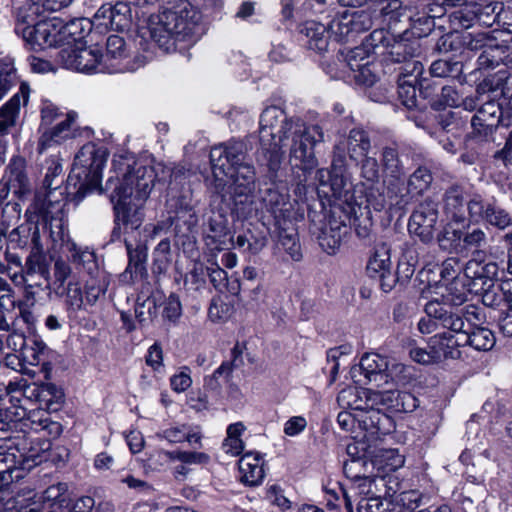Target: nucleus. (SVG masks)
Instances as JSON below:
<instances>
[{
    "label": "nucleus",
    "instance_id": "12",
    "mask_svg": "<svg viewBox=\"0 0 512 512\" xmlns=\"http://www.w3.org/2000/svg\"><path fill=\"white\" fill-rule=\"evenodd\" d=\"M74 200L73 195H63L58 198V193H47L46 199L35 200L26 210L28 224H52L62 222L66 217V203L68 199Z\"/></svg>",
    "mask_w": 512,
    "mask_h": 512
},
{
    "label": "nucleus",
    "instance_id": "25",
    "mask_svg": "<svg viewBox=\"0 0 512 512\" xmlns=\"http://www.w3.org/2000/svg\"><path fill=\"white\" fill-rule=\"evenodd\" d=\"M484 256L483 250L474 251L473 258L464 267V274L466 278L481 280L482 284L486 285L487 281H492L496 277L498 266L495 262L484 263Z\"/></svg>",
    "mask_w": 512,
    "mask_h": 512
},
{
    "label": "nucleus",
    "instance_id": "41",
    "mask_svg": "<svg viewBox=\"0 0 512 512\" xmlns=\"http://www.w3.org/2000/svg\"><path fill=\"white\" fill-rule=\"evenodd\" d=\"M244 431V425L241 422L230 424L227 428V436L222 443L223 451L231 456L239 455L243 448V441L240 436Z\"/></svg>",
    "mask_w": 512,
    "mask_h": 512
},
{
    "label": "nucleus",
    "instance_id": "34",
    "mask_svg": "<svg viewBox=\"0 0 512 512\" xmlns=\"http://www.w3.org/2000/svg\"><path fill=\"white\" fill-rule=\"evenodd\" d=\"M374 17H379L382 22L391 25L398 22L406 15V7L401 0H372Z\"/></svg>",
    "mask_w": 512,
    "mask_h": 512
},
{
    "label": "nucleus",
    "instance_id": "32",
    "mask_svg": "<svg viewBox=\"0 0 512 512\" xmlns=\"http://www.w3.org/2000/svg\"><path fill=\"white\" fill-rule=\"evenodd\" d=\"M167 222L168 224H194L197 222L195 214L185 196L176 198L174 196L167 200Z\"/></svg>",
    "mask_w": 512,
    "mask_h": 512
},
{
    "label": "nucleus",
    "instance_id": "62",
    "mask_svg": "<svg viewBox=\"0 0 512 512\" xmlns=\"http://www.w3.org/2000/svg\"><path fill=\"white\" fill-rule=\"evenodd\" d=\"M462 271L460 259L457 257H449L444 260L440 266V276L443 280H459L458 276Z\"/></svg>",
    "mask_w": 512,
    "mask_h": 512
},
{
    "label": "nucleus",
    "instance_id": "40",
    "mask_svg": "<svg viewBox=\"0 0 512 512\" xmlns=\"http://www.w3.org/2000/svg\"><path fill=\"white\" fill-rule=\"evenodd\" d=\"M479 6L475 3H470L464 7L454 11L449 16V21L454 30L460 28H470L477 20Z\"/></svg>",
    "mask_w": 512,
    "mask_h": 512
},
{
    "label": "nucleus",
    "instance_id": "23",
    "mask_svg": "<svg viewBox=\"0 0 512 512\" xmlns=\"http://www.w3.org/2000/svg\"><path fill=\"white\" fill-rule=\"evenodd\" d=\"M22 101L24 104L28 101V93L23 88L0 107V137L7 136L16 127Z\"/></svg>",
    "mask_w": 512,
    "mask_h": 512
},
{
    "label": "nucleus",
    "instance_id": "50",
    "mask_svg": "<svg viewBox=\"0 0 512 512\" xmlns=\"http://www.w3.org/2000/svg\"><path fill=\"white\" fill-rule=\"evenodd\" d=\"M446 294L443 295V303L445 306L447 304L451 306H461L468 299V290L465 287V284L460 280L451 281V283L446 288Z\"/></svg>",
    "mask_w": 512,
    "mask_h": 512
},
{
    "label": "nucleus",
    "instance_id": "54",
    "mask_svg": "<svg viewBox=\"0 0 512 512\" xmlns=\"http://www.w3.org/2000/svg\"><path fill=\"white\" fill-rule=\"evenodd\" d=\"M437 221V210L433 202L420 204L412 213L409 224H434Z\"/></svg>",
    "mask_w": 512,
    "mask_h": 512
},
{
    "label": "nucleus",
    "instance_id": "58",
    "mask_svg": "<svg viewBox=\"0 0 512 512\" xmlns=\"http://www.w3.org/2000/svg\"><path fill=\"white\" fill-rule=\"evenodd\" d=\"M67 489L66 483L59 482L51 485L43 492V501L49 503L50 508H53L55 505L60 506L65 501L64 495Z\"/></svg>",
    "mask_w": 512,
    "mask_h": 512
},
{
    "label": "nucleus",
    "instance_id": "49",
    "mask_svg": "<svg viewBox=\"0 0 512 512\" xmlns=\"http://www.w3.org/2000/svg\"><path fill=\"white\" fill-rule=\"evenodd\" d=\"M65 305L68 312L77 313L85 308V301L79 283L69 282L64 288Z\"/></svg>",
    "mask_w": 512,
    "mask_h": 512
},
{
    "label": "nucleus",
    "instance_id": "17",
    "mask_svg": "<svg viewBox=\"0 0 512 512\" xmlns=\"http://www.w3.org/2000/svg\"><path fill=\"white\" fill-rule=\"evenodd\" d=\"M357 424L365 431L364 437L371 439L390 433L394 427L392 418L380 409L374 408L372 404L369 408L358 412Z\"/></svg>",
    "mask_w": 512,
    "mask_h": 512
},
{
    "label": "nucleus",
    "instance_id": "57",
    "mask_svg": "<svg viewBox=\"0 0 512 512\" xmlns=\"http://www.w3.org/2000/svg\"><path fill=\"white\" fill-rule=\"evenodd\" d=\"M454 332H444L442 334H436L435 336L440 337L441 339L436 344L437 349L441 351L443 354V359L447 358H458L460 356V351L457 349H454V346H458L455 344L454 340Z\"/></svg>",
    "mask_w": 512,
    "mask_h": 512
},
{
    "label": "nucleus",
    "instance_id": "60",
    "mask_svg": "<svg viewBox=\"0 0 512 512\" xmlns=\"http://www.w3.org/2000/svg\"><path fill=\"white\" fill-rule=\"evenodd\" d=\"M231 306L220 297L213 298L208 310V316L213 322L224 321L229 318Z\"/></svg>",
    "mask_w": 512,
    "mask_h": 512
},
{
    "label": "nucleus",
    "instance_id": "55",
    "mask_svg": "<svg viewBox=\"0 0 512 512\" xmlns=\"http://www.w3.org/2000/svg\"><path fill=\"white\" fill-rule=\"evenodd\" d=\"M263 500L273 506H277L282 511L291 508V501L284 495V490L278 484H271L266 489Z\"/></svg>",
    "mask_w": 512,
    "mask_h": 512
},
{
    "label": "nucleus",
    "instance_id": "14",
    "mask_svg": "<svg viewBox=\"0 0 512 512\" xmlns=\"http://www.w3.org/2000/svg\"><path fill=\"white\" fill-rule=\"evenodd\" d=\"M362 54L363 49L361 48L352 50L348 55L347 61H340V71L333 72V69H329L327 73L332 78L353 79L361 85H374L378 77L368 61L362 63L365 60Z\"/></svg>",
    "mask_w": 512,
    "mask_h": 512
},
{
    "label": "nucleus",
    "instance_id": "39",
    "mask_svg": "<svg viewBox=\"0 0 512 512\" xmlns=\"http://www.w3.org/2000/svg\"><path fill=\"white\" fill-rule=\"evenodd\" d=\"M31 395L35 396L41 406L46 409L52 408L63 398L62 391L53 383H43L31 389Z\"/></svg>",
    "mask_w": 512,
    "mask_h": 512
},
{
    "label": "nucleus",
    "instance_id": "28",
    "mask_svg": "<svg viewBox=\"0 0 512 512\" xmlns=\"http://www.w3.org/2000/svg\"><path fill=\"white\" fill-rule=\"evenodd\" d=\"M370 139L362 129H352L346 139L336 145L340 152H347L353 160L366 156L370 149Z\"/></svg>",
    "mask_w": 512,
    "mask_h": 512
},
{
    "label": "nucleus",
    "instance_id": "31",
    "mask_svg": "<svg viewBox=\"0 0 512 512\" xmlns=\"http://www.w3.org/2000/svg\"><path fill=\"white\" fill-rule=\"evenodd\" d=\"M424 67L420 61L410 60L407 61L402 68L400 73L401 77L399 79L400 91L399 94L402 96V93L405 92L408 96V100L404 101L405 105H410L414 103L413 99L415 97V84L418 83L419 77L422 75Z\"/></svg>",
    "mask_w": 512,
    "mask_h": 512
},
{
    "label": "nucleus",
    "instance_id": "64",
    "mask_svg": "<svg viewBox=\"0 0 512 512\" xmlns=\"http://www.w3.org/2000/svg\"><path fill=\"white\" fill-rule=\"evenodd\" d=\"M498 105L495 102L488 101L483 107H481L472 118V125L490 126L493 123H489V117L493 118L496 116L498 111Z\"/></svg>",
    "mask_w": 512,
    "mask_h": 512
},
{
    "label": "nucleus",
    "instance_id": "26",
    "mask_svg": "<svg viewBox=\"0 0 512 512\" xmlns=\"http://www.w3.org/2000/svg\"><path fill=\"white\" fill-rule=\"evenodd\" d=\"M273 234L279 249H283L294 261L302 259V249L296 226H275Z\"/></svg>",
    "mask_w": 512,
    "mask_h": 512
},
{
    "label": "nucleus",
    "instance_id": "38",
    "mask_svg": "<svg viewBox=\"0 0 512 512\" xmlns=\"http://www.w3.org/2000/svg\"><path fill=\"white\" fill-rule=\"evenodd\" d=\"M433 305H436V306H439L441 307V310L442 311H445L446 314H459V310L460 309H448L447 307H445L444 304H442L441 302H439V300L437 299H434V300H431L429 301L426 305H425V313L427 315L426 318H422L420 319V321L418 322V330L422 333V334H430V333H433L437 330L438 327H442L444 329H447L441 320H439L438 318H436L435 316H432L429 314V311L428 309L429 308H433Z\"/></svg>",
    "mask_w": 512,
    "mask_h": 512
},
{
    "label": "nucleus",
    "instance_id": "37",
    "mask_svg": "<svg viewBox=\"0 0 512 512\" xmlns=\"http://www.w3.org/2000/svg\"><path fill=\"white\" fill-rule=\"evenodd\" d=\"M511 79L506 76V72L500 71L494 76L487 77L477 87V93L497 92L506 98L512 97V90L509 87Z\"/></svg>",
    "mask_w": 512,
    "mask_h": 512
},
{
    "label": "nucleus",
    "instance_id": "29",
    "mask_svg": "<svg viewBox=\"0 0 512 512\" xmlns=\"http://www.w3.org/2000/svg\"><path fill=\"white\" fill-rule=\"evenodd\" d=\"M52 258L38 249L31 251L25 260L22 270L18 273L28 274L30 278L34 275L40 276L44 282L51 280ZM32 281V279H30Z\"/></svg>",
    "mask_w": 512,
    "mask_h": 512
},
{
    "label": "nucleus",
    "instance_id": "21",
    "mask_svg": "<svg viewBox=\"0 0 512 512\" xmlns=\"http://www.w3.org/2000/svg\"><path fill=\"white\" fill-rule=\"evenodd\" d=\"M471 221L487 224H509L508 214L495 203L473 199L468 205Z\"/></svg>",
    "mask_w": 512,
    "mask_h": 512
},
{
    "label": "nucleus",
    "instance_id": "63",
    "mask_svg": "<svg viewBox=\"0 0 512 512\" xmlns=\"http://www.w3.org/2000/svg\"><path fill=\"white\" fill-rule=\"evenodd\" d=\"M458 62H450L444 59L434 61L430 66V73L434 77H449L453 73L459 72Z\"/></svg>",
    "mask_w": 512,
    "mask_h": 512
},
{
    "label": "nucleus",
    "instance_id": "45",
    "mask_svg": "<svg viewBox=\"0 0 512 512\" xmlns=\"http://www.w3.org/2000/svg\"><path fill=\"white\" fill-rule=\"evenodd\" d=\"M72 269L70 265L63 260L58 258L54 262L53 277L54 280L51 282L52 292L58 296L63 297L65 282L70 277Z\"/></svg>",
    "mask_w": 512,
    "mask_h": 512
},
{
    "label": "nucleus",
    "instance_id": "13",
    "mask_svg": "<svg viewBox=\"0 0 512 512\" xmlns=\"http://www.w3.org/2000/svg\"><path fill=\"white\" fill-rule=\"evenodd\" d=\"M61 65L70 70L83 73L102 72L101 51L98 47H86L83 43L65 47L58 53Z\"/></svg>",
    "mask_w": 512,
    "mask_h": 512
},
{
    "label": "nucleus",
    "instance_id": "22",
    "mask_svg": "<svg viewBox=\"0 0 512 512\" xmlns=\"http://www.w3.org/2000/svg\"><path fill=\"white\" fill-rule=\"evenodd\" d=\"M378 391H371L370 389H358L357 387H349L340 391L337 397L338 403L353 413H358L369 406L379 404L375 400V395Z\"/></svg>",
    "mask_w": 512,
    "mask_h": 512
},
{
    "label": "nucleus",
    "instance_id": "27",
    "mask_svg": "<svg viewBox=\"0 0 512 512\" xmlns=\"http://www.w3.org/2000/svg\"><path fill=\"white\" fill-rule=\"evenodd\" d=\"M59 23H55L56 30L59 32L60 45L72 46L82 43L85 34V25H90L86 19L74 18L67 22L58 18Z\"/></svg>",
    "mask_w": 512,
    "mask_h": 512
},
{
    "label": "nucleus",
    "instance_id": "24",
    "mask_svg": "<svg viewBox=\"0 0 512 512\" xmlns=\"http://www.w3.org/2000/svg\"><path fill=\"white\" fill-rule=\"evenodd\" d=\"M379 404L386 406L395 412H413L418 407V399L410 392L399 390H387L375 395Z\"/></svg>",
    "mask_w": 512,
    "mask_h": 512
},
{
    "label": "nucleus",
    "instance_id": "53",
    "mask_svg": "<svg viewBox=\"0 0 512 512\" xmlns=\"http://www.w3.org/2000/svg\"><path fill=\"white\" fill-rule=\"evenodd\" d=\"M240 481L244 484L254 486L256 484V478L254 470L256 468V455L249 452L244 454L238 463Z\"/></svg>",
    "mask_w": 512,
    "mask_h": 512
},
{
    "label": "nucleus",
    "instance_id": "30",
    "mask_svg": "<svg viewBox=\"0 0 512 512\" xmlns=\"http://www.w3.org/2000/svg\"><path fill=\"white\" fill-rule=\"evenodd\" d=\"M311 234L316 237L319 246L327 254H335L344 240L347 231L342 226H311Z\"/></svg>",
    "mask_w": 512,
    "mask_h": 512
},
{
    "label": "nucleus",
    "instance_id": "56",
    "mask_svg": "<svg viewBox=\"0 0 512 512\" xmlns=\"http://www.w3.org/2000/svg\"><path fill=\"white\" fill-rule=\"evenodd\" d=\"M384 170L392 177H399L402 173V165L398 153L393 148H385L382 153Z\"/></svg>",
    "mask_w": 512,
    "mask_h": 512
},
{
    "label": "nucleus",
    "instance_id": "44",
    "mask_svg": "<svg viewBox=\"0 0 512 512\" xmlns=\"http://www.w3.org/2000/svg\"><path fill=\"white\" fill-rule=\"evenodd\" d=\"M24 416L25 410L21 407L11 406L0 409V431H17Z\"/></svg>",
    "mask_w": 512,
    "mask_h": 512
},
{
    "label": "nucleus",
    "instance_id": "8",
    "mask_svg": "<svg viewBox=\"0 0 512 512\" xmlns=\"http://www.w3.org/2000/svg\"><path fill=\"white\" fill-rule=\"evenodd\" d=\"M463 45L469 50H482L478 57L481 68H493L512 63V37L499 30L462 35Z\"/></svg>",
    "mask_w": 512,
    "mask_h": 512
},
{
    "label": "nucleus",
    "instance_id": "3",
    "mask_svg": "<svg viewBox=\"0 0 512 512\" xmlns=\"http://www.w3.org/2000/svg\"><path fill=\"white\" fill-rule=\"evenodd\" d=\"M203 34L201 13L184 1L176 9L160 12L150 27L151 38L165 52L193 45Z\"/></svg>",
    "mask_w": 512,
    "mask_h": 512
},
{
    "label": "nucleus",
    "instance_id": "2",
    "mask_svg": "<svg viewBox=\"0 0 512 512\" xmlns=\"http://www.w3.org/2000/svg\"><path fill=\"white\" fill-rule=\"evenodd\" d=\"M107 161V153L93 145L83 146L75 156L73 168L63 183V167L58 156H51L45 161L43 187L47 193L59 196L73 195L80 202L88 191L96 189L102 179V171Z\"/></svg>",
    "mask_w": 512,
    "mask_h": 512
},
{
    "label": "nucleus",
    "instance_id": "5",
    "mask_svg": "<svg viewBox=\"0 0 512 512\" xmlns=\"http://www.w3.org/2000/svg\"><path fill=\"white\" fill-rule=\"evenodd\" d=\"M372 25L371 12L366 10L345 11L335 17L328 27L316 21H306L302 25L301 33L308 39V48L321 53L327 49L330 37L336 41H343L368 31Z\"/></svg>",
    "mask_w": 512,
    "mask_h": 512
},
{
    "label": "nucleus",
    "instance_id": "35",
    "mask_svg": "<svg viewBox=\"0 0 512 512\" xmlns=\"http://www.w3.org/2000/svg\"><path fill=\"white\" fill-rule=\"evenodd\" d=\"M66 248L70 254V260L74 264L82 266L90 274L97 270L96 255L93 250L79 246L70 240L67 242Z\"/></svg>",
    "mask_w": 512,
    "mask_h": 512
},
{
    "label": "nucleus",
    "instance_id": "48",
    "mask_svg": "<svg viewBox=\"0 0 512 512\" xmlns=\"http://www.w3.org/2000/svg\"><path fill=\"white\" fill-rule=\"evenodd\" d=\"M46 349L47 346L42 340L30 338L21 357L29 365L37 366L44 361Z\"/></svg>",
    "mask_w": 512,
    "mask_h": 512
},
{
    "label": "nucleus",
    "instance_id": "18",
    "mask_svg": "<svg viewBox=\"0 0 512 512\" xmlns=\"http://www.w3.org/2000/svg\"><path fill=\"white\" fill-rule=\"evenodd\" d=\"M78 135L76 113L66 114L65 119L49 130L43 132L39 138L38 150L40 153L53 146L65 143Z\"/></svg>",
    "mask_w": 512,
    "mask_h": 512
},
{
    "label": "nucleus",
    "instance_id": "20",
    "mask_svg": "<svg viewBox=\"0 0 512 512\" xmlns=\"http://www.w3.org/2000/svg\"><path fill=\"white\" fill-rule=\"evenodd\" d=\"M242 352L243 350L241 345L237 343L232 349L233 359L231 361L222 362V364L213 372L212 375L205 377L204 388L215 393H219L221 391L223 384L233 388V370L238 366L237 361Z\"/></svg>",
    "mask_w": 512,
    "mask_h": 512
},
{
    "label": "nucleus",
    "instance_id": "42",
    "mask_svg": "<svg viewBox=\"0 0 512 512\" xmlns=\"http://www.w3.org/2000/svg\"><path fill=\"white\" fill-rule=\"evenodd\" d=\"M440 339V337L433 336L428 346L429 350L419 347L411 349L410 357L413 361L425 365L440 362L443 359V354L436 346Z\"/></svg>",
    "mask_w": 512,
    "mask_h": 512
},
{
    "label": "nucleus",
    "instance_id": "46",
    "mask_svg": "<svg viewBox=\"0 0 512 512\" xmlns=\"http://www.w3.org/2000/svg\"><path fill=\"white\" fill-rule=\"evenodd\" d=\"M463 227L456 229L454 226H444L438 234V243L444 250L461 252Z\"/></svg>",
    "mask_w": 512,
    "mask_h": 512
},
{
    "label": "nucleus",
    "instance_id": "10",
    "mask_svg": "<svg viewBox=\"0 0 512 512\" xmlns=\"http://www.w3.org/2000/svg\"><path fill=\"white\" fill-rule=\"evenodd\" d=\"M32 192V184L27 173V162L20 155L13 156L0 179V201L12 193L17 200H23Z\"/></svg>",
    "mask_w": 512,
    "mask_h": 512
},
{
    "label": "nucleus",
    "instance_id": "52",
    "mask_svg": "<svg viewBox=\"0 0 512 512\" xmlns=\"http://www.w3.org/2000/svg\"><path fill=\"white\" fill-rule=\"evenodd\" d=\"M432 182V175L427 168H418L408 181V191L412 195L422 194Z\"/></svg>",
    "mask_w": 512,
    "mask_h": 512
},
{
    "label": "nucleus",
    "instance_id": "51",
    "mask_svg": "<svg viewBox=\"0 0 512 512\" xmlns=\"http://www.w3.org/2000/svg\"><path fill=\"white\" fill-rule=\"evenodd\" d=\"M131 22V10L126 3L119 2L112 7L109 28L124 30Z\"/></svg>",
    "mask_w": 512,
    "mask_h": 512
},
{
    "label": "nucleus",
    "instance_id": "4",
    "mask_svg": "<svg viewBox=\"0 0 512 512\" xmlns=\"http://www.w3.org/2000/svg\"><path fill=\"white\" fill-rule=\"evenodd\" d=\"M244 158L242 144L229 147L220 145L210 152L212 172L219 185L230 183L236 196H245L246 200L250 198L252 203L256 173L251 164L244 162Z\"/></svg>",
    "mask_w": 512,
    "mask_h": 512
},
{
    "label": "nucleus",
    "instance_id": "6",
    "mask_svg": "<svg viewBox=\"0 0 512 512\" xmlns=\"http://www.w3.org/2000/svg\"><path fill=\"white\" fill-rule=\"evenodd\" d=\"M428 311L441 320L448 330L460 336V339H455V344L469 345L478 351H489L494 347L495 335L489 328L480 325L483 315L477 306L467 305L459 310V314H446L436 305Z\"/></svg>",
    "mask_w": 512,
    "mask_h": 512
},
{
    "label": "nucleus",
    "instance_id": "43",
    "mask_svg": "<svg viewBox=\"0 0 512 512\" xmlns=\"http://www.w3.org/2000/svg\"><path fill=\"white\" fill-rule=\"evenodd\" d=\"M109 285L108 277L104 273H98L86 282L85 300L89 305H94L105 294Z\"/></svg>",
    "mask_w": 512,
    "mask_h": 512
},
{
    "label": "nucleus",
    "instance_id": "9",
    "mask_svg": "<svg viewBox=\"0 0 512 512\" xmlns=\"http://www.w3.org/2000/svg\"><path fill=\"white\" fill-rule=\"evenodd\" d=\"M318 196L324 198L330 205H348L355 203L352 184L343 176L342 172L333 167L317 171Z\"/></svg>",
    "mask_w": 512,
    "mask_h": 512
},
{
    "label": "nucleus",
    "instance_id": "15",
    "mask_svg": "<svg viewBox=\"0 0 512 512\" xmlns=\"http://www.w3.org/2000/svg\"><path fill=\"white\" fill-rule=\"evenodd\" d=\"M101 71L107 73H124L134 71L138 65L130 56L128 48L123 37L119 35H110L106 42V54L102 55Z\"/></svg>",
    "mask_w": 512,
    "mask_h": 512
},
{
    "label": "nucleus",
    "instance_id": "59",
    "mask_svg": "<svg viewBox=\"0 0 512 512\" xmlns=\"http://www.w3.org/2000/svg\"><path fill=\"white\" fill-rule=\"evenodd\" d=\"M35 13L54 12L71 4L73 0H27Z\"/></svg>",
    "mask_w": 512,
    "mask_h": 512
},
{
    "label": "nucleus",
    "instance_id": "11",
    "mask_svg": "<svg viewBox=\"0 0 512 512\" xmlns=\"http://www.w3.org/2000/svg\"><path fill=\"white\" fill-rule=\"evenodd\" d=\"M31 443L24 435L4 438L0 445V473L31 467L29 462H35L38 456Z\"/></svg>",
    "mask_w": 512,
    "mask_h": 512
},
{
    "label": "nucleus",
    "instance_id": "7",
    "mask_svg": "<svg viewBox=\"0 0 512 512\" xmlns=\"http://www.w3.org/2000/svg\"><path fill=\"white\" fill-rule=\"evenodd\" d=\"M323 132L317 125L305 126L301 121H286L279 130L275 146H285L284 140L292 139L290 161L302 170H311L316 164L314 146L323 140Z\"/></svg>",
    "mask_w": 512,
    "mask_h": 512
},
{
    "label": "nucleus",
    "instance_id": "47",
    "mask_svg": "<svg viewBox=\"0 0 512 512\" xmlns=\"http://www.w3.org/2000/svg\"><path fill=\"white\" fill-rule=\"evenodd\" d=\"M462 236L461 252L471 249H474V251L482 250L487 242L485 232L472 226H463Z\"/></svg>",
    "mask_w": 512,
    "mask_h": 512
},
{
    "label": "nucleus",
    "instance_id": "19",
    "mask_svg": "<svg viewBox=\"0 0 512 512\" xmlns=\"http://www.w3.org/2000/svg\"><path fill=\"white\" fill-rule=\"evenodd\" d=\"M360 370L368 383L382 387L392 380V369H389L388 360L377 353H366L360 360Z\"/></svg>",
    "mask_w": 512,
    "mask_h": 512
},
{
    "label": "nucleus",
    "instance_id": "36",
    "mask_svg": "<svg viewBox=\"0 0 512 512\" xmlns=\"http://www.w3.org/2000/svg\"><path fill=\"white\" fill-rule=\"evenodd\" d=\"M391 266L389 247L384 243L377 245L367 263L366 269L368 274L376 278L378 273L388 271Z\"/></svg>",
    "mask_w": 512,
    "mask_h": 512
},
{
    "label": "nucleus",
    "instance_id": "1",
    "mask_svg": "<svg viewBox=\"0 0 512 512\" xmlns=\"http://www.w3.org/2000/svg\"><path fill=\"white\" fill-rule=\"evenodd\" d=\"M115 224H134L143 221V206L156 180L153 166L137 160L133 154H115L112 160Z\"/></svg>",
    "mask_w": 512,
    "mask_h": 512
},
{
    "label": "nucleus",
    "instance_id": "33",
    "mask_svg": "<svg viewBox=\"0 0 512 512\" xmlns=\"http://www.w3.org/2000/svg\"><path fill=\"white\" fill-rule=\"evenodd\" d=\"M10 279L16 286L24 287V297L31 304L36 302L37 290L48 291L49 295L52 293L51 280L44 282L40 276L34 275L30 281L28 274L13 273L10 275Z\"/></svg>",
    "mask_w": 512,
    "mask_h": 512
},
{
    "label": "nucleus",
    "instance_id": "16",
    "mask_svg": "<svg viewBox=\"0 0 512 512\" xmlns=\"http://www.w3.org/2000/svg\"><path fill=\"white\" fill-rule=\"evenodd\" d=\"M55 23H59L58 17L26 27L23 31L24 39L35 50L60 45Z\"/></svg>",
    "mask_w": 512,
    "mask_h": 512
},
{
    "label": "nucleus",
    "instance_id": "61",
    "mask_svg": "<svg viewBox=\"0 0 512 512\" xmlns=\"http://www.w3.org/2000/svg\"><path fill=\"white\" fill-rule=\"evenodd\" d=\"M502 9L501 2H491L483 7H479L477 20L485 26H491L498 21L497 14Z\"/></svg>",
    "mask_w": 512,
    "mask_h": 512
}]
</instances>
